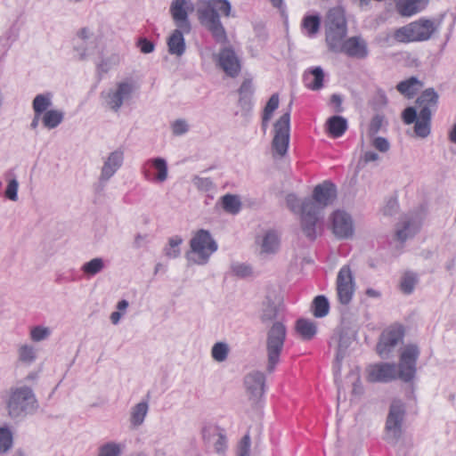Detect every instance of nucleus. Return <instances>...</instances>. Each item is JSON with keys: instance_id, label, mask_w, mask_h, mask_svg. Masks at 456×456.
I'll list each match as a JSON object with an SVG mask.
<instances>
[{"instance_id": "obj_1", "label": "nucleus", "mask_w": 456, "mask_h": 456, "mask_svg": "<svg viewBox=\"0 0 456 456\" xmlns=\"http://www.w3.org/2000/svg\"><path fill=\"white\" fill-rule=\"evenodd\" d=\"M419 354L417 345H407L401 352L398 365L390 362L370 365L368 368V380L387 383L398 379L404 383H411L416 378Z\"/></svg>"}, {"instance_id": "obj_2", "label": "nucleus", "mask_w": 456, "mask_h": 456, "mask_svg": "<svg viewBox=\"0 0 456 456\" xmlns=\"http://www.w3.org/2000/svg\"><path fill=\"white\" fill-rule=\"evenodd\" d=\"M228 0L201 1V23L210 33L216 44L224 45L229 43L226 30L220 20V15L228 17L231 12Z\"/></svg>"}, {"instance_id": "obj_3", "label": "nucleus", "mask_w": 456, "mask_h": 456, "mask_svg": "<svg viewBox=\"0 0 456 456\" xmlns=\"http://www.w3.org/2000/svg\"><path fill=\"white\" fill-rule=\"evenodd\" d=\"M4 401L7 414L12 419H23L38 409L32 387L24 384H17L6 390Z\"/></svg>"}, {"instance_id": "obj_4", "label": "nucleus", "mask_w": 456, "mask_h": 456, "mask_svg": "<svg viewBox=\"0 0 456 456\" xmlns=\"http://www.w3.org/2000/svg\"><path fill=\"white\" fill-rule=\"evenodd\" d=\"M138 88V85L133 79L118 81L100 93L101 107L106 112L119 115L123 107L134 100Z\"/></svg>"}, {"instance_id": "obj_5", "label": "nucleus", "mask_w": 456, "mask_h": 456, "mask_svg": "<svg viewBox=\"0 0 456 456\" xmlns=\"http://www.w3.org/2000/svg\"><path fill=\"white\" fill-rule=\"evenodd\" d=\"M325 43L330 52L338 49L348 33L346 11L341 6L330 8L324 20Z\"/></svg>"}, {"instance_id": "obj_6", "label": "nucleus", "mask_w": 456, "mask_h": 456, "mask_svg": "<svg viewBox=\"0 0 456 456\" xmlns=\"http://www.w3.org/2000/svg\"><path fill=\"white\" fill-rule=\"evenodd\" d=\"M439 95L434 88L425 89L416 100L419 108V119L414 126V133L419 138H427L431 133L433 113L436 110Z\"/></svg>"}, {"instance_id": "obj_7", "label": "nucleus", "mask_w": 456, "mask_h": 456, "mask_svg": "<svg viewBox=\"0 0 456 456\" xmlns=\"http://www.w3.org/2000/svg\"><path fill=\"white\" fill-rule=\"evenodd\" d=\"M436 29L434 21L428 19H419L395 29L394 38L399 43L427 41L432 37Z\"/></svg>"}, {"instance_id": "obj_8", "label": "nucleus", "mask_w": 456, "mask_h": 456, "mask_svg": "<svg viewBox=\"0 0 456 456\" xmlns=\"http://www.w3.org/2000/svg\"><path fill=\"white\" fill-rule=\"evenodd\" d=\"M287 329L281 322H275L267 331L266 335V352L268 372H273L280 362V356L283 351Z\"/></svg>"}, {"instance_id": "obj_9", "label": "nucleus", "mask_w": 456, "mask_h": 456, "mask_svg": "<svg viewBox=\"0 0 456 456\" xmlns=\"http://www.w3.org/2000/svg\"><path fill=\"white\" fill-rule=\"evenodd\" d=\"M101 40L94 30L83 27L76 32L73 39V52L78 61H87L96 54L100 49Z\"/></svg>"}, {"instance_id": "obj_10", "label": "nucleus", "mask_w": 456, "mask_h": 456, "mask_svg": "<svg viewBox=\"0 0 456 456\" xmlns=\"http://www.w3.org/2000/svg\"><path fill=\"white\" fill-rule=\"evenodd\" d=\"M322 212L310 199L302 201L300 227L304 235L311 241L314 240L322 232Z\"/></svg>"}, {"instance_id": "obj_11", "label": "nucleus", "mask_w": 456, "mask_h": 456, "mask_svg": "<svg viewBox=\"0 0 456 456\" xmlns=\"http://www.w3.org/2000/svg\"><path fill=\"white\" fill-rule=\"evenodd\" d=\"M291 104L292 102L289 104L288 110L274 124L272 148L280 157H283L287 153L289 144Z\"/></svg>"}, {"instance_id": "obj_12", "label": "nucleus", "mask_w": 456, "mask_h": 456, "mask_svg": "<svg viewBox=\"0 0 456 456\" xmlns=\"http://www.w3.org/2000/svg\"><path fill=\"white\" fill-rule=\"evenodd\" d=\"M404 328L403 325L394 323L385 329L380 334L377 344V353L383 359H388L395 346L403 341Z\"/></svg>"}, {"instance_id": "obj_13", "label": "nucleus", "mask_w": 456, "mask_h": 456, "mask_svg": "<svg viewBox=\"0 0 456 456\" xmlns=\"http://www.w3.org/2000/svg\"><path fill=\"white\" fill-rule=\"evenodd\" d=\"M405 405L401 400H394L389 407L385 429L393 440L396 441L402 435V427L405 417Z\"/></svg>"}, {"instance_id": "obj_14", "label": "nucleus", "mask_w": 456, "mask_h": 456, "mask_svg": "<svg viewBox=\"0 0 456 456\" xmlns=\"http://www.w3.org/2000/svg\"><path fill=\"white\" fill-rule=\"evenodd\" d=\"M194 4L191 0H172L169 13L175 27L185 31L191 30L189 15L193 12Z\"/></svg>"}, {"instance_id": "obj_15", "label": "nucleus", "mask_w": 456, "mask_h": 456, "mask_svg": "<svg viewBox=\"0 0 456 456\" xmlns=\"http://www.w3.org/2000/svg\"><path fill=\"white\" fill-rule=\"evenodd\" d=\"M355 282L349 265H343L337 276V293L342 305H348L354 294Z\"/></svg>"}, {"instance_id": "obj_16", "label": "nucleus", "mask_w": 456, "mask_h": 456, "mask_svg": "<svg viewBox=\"0 0 456 456\" xmlns=\"http://www.w3.org/2000/svg\"><path fill=\"white\" fill-rule=\"evenodd\" d=\"M422 220L423 215L420 212L404 215L396 225V240L403 243L412 238L419 231Z\"/></svg>"}, {"instance_id": "obj_17", "label": "nucleus", "mask_w": 456, "mask_h": 456, "mask_svg": "<svg viewBox=\"0 0 456 456\" xmlns=\"http://www.w3.org/2000/svg\"><path fill=\"white\" fill-rule=\"evenodd\" d=\"M331 53H345L348 57L356 59H365L369 54L368 45L361 36H354L346 38Z\"/></svg>"}, {"instance_id": "obj_18", "label": "nucleus", "mask_w": 456, "mask_h": 456, "mask_svg": "<svg viewBox=\"0 0 456 456\" xmlns=\"http://www.w3.org/2000/svg\"><path fill=\"white\" fill-rule=\"evenodd\" d=\"M333 233L338 239H348L354 232L351 216L344 210H336L331 216Z\"/></svg>"}, {"instance_id": "obj_19", "label": "nucleus", "mask_w": 456, "mask_h": 456, "mask_svg": "<svg viewBox=\"0 0 456 456\" xmlns=\"http://www.w3.org/2000/svg\"><path fill=\"white\" fill-rule=\"evenodd\" d=\"M336 198V185L330 181H324L322 183L314 187L313 191V197L309 199L318 206L319 211L322 212L324 208L330 205Z\"/></svg>"}, {"instance_id": "obj_20", "label": "nucleus", "mask_w": 456, "mask_h": 456, "mask_svg": "<svg viewBox=\"0 0 456 456\" xmlns=\"http://www.w3.org/2000/svg\"><path fill=\"white\" fill-rule=\"evenodd\" d=\"M245 387L249 398L254 402L258 401L265 393V376L261 371H253L245 377Z\"/></svg>"}, {"instance_id": "obj_21", "label": "nucleus", "mask_w": 456, "mask_h": 456, "mask_svg": "<svg viewBox=\"0 0 456 456\" xmlns=\"http://www.w3.org/2000/svg\"><path fill=\"white\" fill-rule=\"evenodd\" d=\"M218 63L225 74L235 77L240 71V63L232 48H224L219 53Z\"/></svg>"}, {"instance_id": "obj_22", "label": "nucleus", "mask_w": 456, "mask_h": 456, "mask_svg": "<svg viewBox=\"0 0 456 456\" xmlns=\"http://www.w3.org/2000/svg\"><path fill=\"white\" fill-rule=\"evenodd\" d=\"M124 161V151L120 149L110 152L104 160L102 167L100 180L109 181L115 173L121 167Z\"/></svg>"}, {"instance_id": "obj_23", "label": "nucleus", "mask_w": 456, "mask_h": 456, "mask_svg": "<svg viewBox=\"0 0 456 456\" xmlns=\"http://www.w3.org/2000/svg\"><path fill=\"white\" fill-rule=\"evenodd\" d=\"M206 444H213L214 450L218 454H224L227 448V441L224 435L221 434L216 426L205 428L202 431Z\"/></svg>"}, {"instance_id": "obj_24", "label": "nucleus", "mask_w": 456, "mask_h": 456, "mask_svg": "<svg viewBox=\"0 0 456 456\" xmlns=\"http://www.w3.org/2000/svg\"><path fill=\"white\" fill-rule=\"evenodd\" d=\"M149 410V399H142L130 408L128 421L132 429H137L143 425Z\"/></svg>"}, {"instance_id": "obj_25", "label": "nucleus", "mask_w": 456, "mask_h": 456, "mask_svg": "<svg viewBox=\"0 0 456 456\" xmlns=\"http://www.w3.org/2000/svg\"><path fill=\"white\" fill-rule=\"evenodd\" d=\"M191 31H185L181 28H175L167 37V48L168 53L171 55H175L177 57L182 56L185 52V42L183 38V35L189 34Z\"/></svg>"}, {"instance_id": "obj_26", "label": "nucleus", "mask_w": 456, "mask_h": 456, "mask_svg": "<svg viewBox=\"0 0 456 456\" xmlns=\"http://www.w3.org/2000/svg\"><path fill=\"white\" fill-rule=\"evenodd\" d=\"M218 249V244L207 230L200 232V258L201 265L208 262L209 256Z\"/></svg>"}, {"instance_id": "obj_27", "label": "nucleus", "mask_w": 456, "mask_h": 456, "mask_svg": "<svg viewBox=\"0 0 456 456\" xmlns=\"http://www.w3.org/2000/svg\"><path fill=\"white\" fill-rule=\"evenodd\" d=\"M429 0H400L396 8L401 15L410 17L424 10Z\"/></svg>"}, {"instance_id": "obj_28", "label": "nucleus", "mask_w": 456, "mask_h": 456, "mask_svg": "<svg viewBox=\"0 0 456 456\" xmlns=\"http://www.w3.org/2000/svg\"><path fill=\"white\" fill-rule=\"evenodd\" d=\"M323 78L324 72L323 69L317 66L310 69L307 72L304 74V83L305 86L313 90L317 91L322 88L323 86Z\"/></svg>"}, {"instance_id": "obj_29", "label": "nucleus", "mask_w": 456, "mask_h": 456, "mask_svg": "<svg viewBox=\"0 0 456 456\" xmlns=\"http://www.w3.org/2000/svg\"><path fill=\"white\" fill-rule=\"evenodd\" d=\"M327 129L334 138L342 136L347 129V121L342 116H332L327 120Z\"/></svg>"}, {"instance_id": "obj_30", "label": "nucleus", "mask_w": 456, "mask_h": 456, "mask_svg": "<svg viewBox=\"0 0 456 456\" xmlns=\"http://www.w3.org/2000/svg\"><path fill=\"white\" fill-rule=\"evenodd\" d=\"M64 119V112L61 110L51 109L45 112L42 116V124L48 129L56 128Z\"/></svg>"}, {"instance_id": "obj_31", "label": "nucleus", "mask_w": 456, "mask_h": 456, "mask_svg": "<svg viewBox=\"0 0 456 456\" xmlns=\"http://www.w3.org/2000/svg\"><path fill=\"white\" fill-rule=\"evenodd\" d=\"M303 32L308 37H314L320 30L321 18L318 14L305 15L301 24Z\"/></svg>"}, {"instance_id": "obj_32", "label": "nucleus", "mask_w": 456, "mask_h": 456, "mask_svg": "<svg viewBox=\"0 0 456 456\" xmlns=\"http://www.w3.org/2000/svg\"><path fill=\"white\" fill-rule=\"evenodd\" d=\"M296 330L303 339L310 340L315 336L317 327L313 321L300 318L296 322Z\"/></svg>"}, {"instance_id": "obj_33", "label": "nucleus", "mask_w": 456, "mask_h": 456, "mask_svg": "<svg viewBox=\"0 0 456 456\" xmlns=\"http://www.w3.org/2000/svg\"><path fill=\"white\" fill-rule=\"evenodd\" d=\"M125 445L116 441H108L97 449L96 456H122Z\"/></svg>"}, {"instance_id": "obj_34", "label": "nucleus", "mask_w": 456, "mask_h": 456, "mask_svg": "<svg viewBox=\"0 0 456 456\" xmlns=\"http://www.w3.org/2000/svg\"><path fill=\"white\" fill-rule=\"evenodd\" d=\"M187 265H195L200 261V231L194 232L190 241V249L185 253Z\"/></svg>"}, {"instance_id": "obj_35", "label": "nucleus", "mask_w": 456, "mask_h": 456, "mask_svg": "<svg viewBox=\"0 0 456 456\" xmlns=\"http://www.w3.org/2000/svg\"><path fill=\"white\" fill-rule=\"evenodd\" d=\"M422 86V82H420L416 77H411L410 78L398 83L396 89L402 94L411 97Z\"/></svg>"}, {"instance_id": "obj_36", "label": "nucleus", "mask_w": 456, "mask_h": 456, "mask_svg": "<svg viewBox=\"0 0 456 456\" xmlns=\"http://www.w3.org/2000/svg\"><path fill=\"white\" fill-rule=\"evenodd\" d=\"M53 105V95L50 93L37 94L32 102L34 113L44 114Z\"/></svg>"}, {"instance_id": "obj_37", "label": "nucleus", "mask_w": 456, "mask_h": 456, "mask_svg": "<svg viewBox=\"0 0 456 456\" xmlns=\"http://www.w3.org/2000/svg\"><path fill=\"white\" fill-rule=\"evenodd\" d=\"M120 62V56L118 53H110L97 63L96 69L99 75L107 74L110 70L117 67Z\"/></svg>"}, {"instance_id": "obj_38", "label": "nucleus", "mask_w": 456, "mask_h": 456, "mask_svg": "<svg viewBox=\"0 0 456 456\" xmlns=\"http://www.w3.org/2000/svg\"><path fill=\"white\" fill-rule=\"evenodd\" d=\"M279 312V306L273 302L271 299L267 298L263 302L261 313H260V320L263 323H266L272 322L277 318Z\"/></svg>"}, {"instance_id": "obj_39", "label": "nucleus", "mask_w": 456, "mask_h": 456, "mask_svg": "<svg viewBox=\"0 0 456 456\" xmlns=\"http://www.w3.org/2000/svg\"><path fill=\"white\" fill-rule=\"evenodd\" d=\"M183 243V239L175 235L168 239L167 244L165 246L163 251L164 255L169 259H175L180 256L181 248L180 246Z\"/></svg>"}, {"instance_id": "obj_40", "label": "nucleus", "mask_w": 456, "mask_h": 456, "mask_svg": "<svg viewBox=\"0 0 456 456\" xmlns=\"http://www.w3.org/2000/svg\"><path fill=\"white\" fill-rule=\"evenodd\" d=\"M330 311V303L325 296L320 295L313 301V314L316 318L325 317Z\"/></svg>"}, {"instance_id": "obj_41", "label": "nucleus", "mask_w": 456, "mask_h": 456, "mask_svg": "<svg viewBox=\"0 0 456 456\" xmlns=\"http://www.w3.org/2000/svg\"><path fill=\"white\" fill-rule=\"evenodd\" d=\"M18 359L20 362L31 364L37 359V350L34 346L29 344H22L18 348Z\"/></svg>"}, {"instance_id": "obj_42", "label": "nucleus", "mask_w": 456, "mask_h": 456, "mask_svg": "<svg viewBox=\"0 0 456 456\" xmlns=\"http://www.w3.org/2000/svg\"><path fill=\"white\" fill-rule=\"evenodd\" d=\"M223 208L232 215H236L240 211L241 202L237 195L226 194L222 198Z\"/></svg>"}, {"instance_id": "obj_43", "label": "nucleus", "mask_w": 456, "mask_h": 456, "mask_svg": "<svg viewBox=\"0 0 456 456\" xmlns=\"http://www.w3.org/2000/svg\"><path fill=\"white\" fill-rule=\"evenodd\" d=\"M105 267L104 260L102 257H94L85 263L81 270L87 276H94L101 273Z\"/></svg>"}, {"instance_id": "obj_44", "label": "nucleus", "mask_w": 456, "mask_h": 456, "mask_svg": "<svg viewBox=\"0 0 456 456\" xmlns=\"http://www.w3.org/2000/svg\"><path fill=\"white\" fill-rule=\"evenodd\" d=\"M156 170V181L163 183L167 179L168 171L167 161L162 158H154L149 160Z\"/></svg>"}, {"instance_id": "obj_45", "label": "nucleus", "mask_w": 456, "mask_h": 456, "mask_svg": "<svg viewBox=\"0 0 456 456\" xmlns=\"http://www.w3.org/2000/svg\"><path fill=\"white\" fill-rule=\"evenodd\" d=\"M51 328L43 325L33 326L29 329V338L35 343L46 340L51 336Z\"/></svg>"}, {"instance_id": "obj_46", "label": "nucleus", "mask_w": 456, "mask_h": 456, "mask_svg": "<svg viewBox=\"0 0 456 456\" xmlns=\"http://www.w3.org/2000/svg\"><path fill=\"white\" fill-rule=\"evenodd\" d=\"M417 281V276L414 273L406 272L402 277L400 289L404 294L410 295L413 292Z\"/></svg>"}, {"instance_id": "obj_47", "label": "nucleus", "mask_w": 456, "mask_h": 456, "mask_svg": "<svg viewBox=\"0 0 456 456\" xmlns=\"http://www.w3.org/2000/svg\"><path fill=\"white\" fill-rule=\"evenodd\" d=\"M279 245V240L276 233L273 231L267 232L262 241V250L265 253H273Z\"/></svg>"}, {"instance_id": "obj_48", "label": "nucleus", "mask_w": 456, "mask_h": 456, "mask_svg": "<svg viewBox=\"0 0 456 456\" xmlns=\"http://www.w3.org/2000/svg\"><path fill=\"white\" fill-rule=\"evenodd\" d=\"M12 446V433L8 428H0V453L7 452Z\"/></svg>"}, {"instance_id": "obj_49", "label": "nucleus", "mask_w": 456, "mask_h": 456, "mask_svg": "<svg viewBox=\"0 0 456 456\" xmlns=\"http://www.w3.org/2000/svg\"><path fill=\"white\" fill-rule=\"evenodd\" d=\"M229 353L228 345L224 342L216 343L211 350L212 357L215 361L222 362L227 359Z\"/></svg>"}, {"instance_id": "obj_50", "label": "nucleus", "mask_w": 456, "mask_h": 456, "mask_svg": "<svg viewBox=\"0 0 456 456\" xmlns=\"http://www.w3.org/2000/svg\"><path fill=\"white\" fill-rule=\"evenodd\" d=\"M19 181L15 177L9 178L7 180V185L6 189L4 191V196L12 200V201H17L18 200V190H19Z\"/></svg>"}, {"instance_id": "obj_51", "label": "nucleus", "mask_w": 456, "mask_h": 456, "mask_svg": "<svg viewBox=\"0 0 456 456\" xmlns=\"http://www.w3.org/2000/svg\"><path fill=\"white\" fill-rule=\"evenodd\" d=\"M279 107V95L273 94L266 102L264 109L263 114L265 115V120L269 121L273 116V111Z\"/></svg>"}, {"instance_id": "obj_52", "label": "nucleus", "mask_w": 456, "mask_h": 456, "mask_svg": "<svg viewBox=\"0 0 456 456\" xmlns=\"http://www.w3.org/2000/svg\"><path fill=\"white\" fill-rule=\"evenodd\" d=\"M190 125L187 120L179 118L171 123V130L174 135L180 136L189 131Z\"/></svg>"}, {"instance_id": "obj_53", "label": "nucleus", "mask_w": 456, "mask_h": 456, "mask_svg": "<svg viewBox=\"0 0 456 456\" xmlns=\"http://www.w3.org/2000/svg\"><path fill=\"white\" fill-rule=\"evenodd\" d=\"M402 118L406 125L414 123V126L419 119V112L414 107H407L402 113Z\"/></svg>"}, {"instance_id": "obj_54", "label": "nucleus", "mask_w": 456, "mask_h": 456, "mask_svg": "<svg viewBox=\"0 0 456 456\" xmlns=\"http://www.w3.org/2000/svg\"><path fill=\"white\" fill-rule=\"evenodd\" d=\"M232 273L240 278H246L252 274V267L247 264L234 263L231 265Z\"/></svg>"}, {"instance_id": "obj_55", "label": "nucleus", "mask_w": 456, "mask_h": 456, "mask_svg": "<svg viewBox=\"0 0 456 456\" xmlns=\"http://www.w3.org/2000/svg\"><path fill=\"white\" fill-rule=\"evenodd\" d=\"M251 439L248 434H246L240 441L237 448L238 456H249Z\"/></svg>"}, {"instance_id": "obj_56", "label": "nucleus", "mask_w": 456, "mask_h": 456, "mask_svg": "<svg viewBox=\"0 0 456 456\" xmlns=\"http://www.w3.org/2000/svg\"><path fill=\"white\" fill-rule=\"evenodd\" d=\"M286 204L287 207L293 213H299L301 215V206L302 202H300L299 199L295 194H288L286 197Z\"/></svg>"}, {"instance_id": "obj_57", "label": "nucleus", "mask_w": 456, "mask_h": 456, "mask_svg": "<svg viewBox=\"0 0 456 456\" xmlns=\"http://www.w3.org/2000/svg\"><path fill=\"white\" fill-rule=\"evenodd\" d=\"M383 123H384V117L379 114L375 115L371 118L370 126H369L370 134L374 135V134H378L380 131V129L383 126Z\"/></svg>"}, {"instance_id": "obj_58", "label": "nucleus", "mask_w": 456, "mask_h": 456, "mask_svg": "<svg viewBox=\"0 0 456 456\" xmlns=\"http://www.w3.org/2000/svg\"><path fill=\"white\" fill-rule=\"evenodd\" d=\"M388 101L384 91L378 90L373 98V106L375 109H382L387 106Z\"/></svg>"}, {"instance_id": "obj_59", "label": "nucleus", "mask_w": 456, "mask_h": 456, "mask_svg": "<svg viewBox=\"0 0 456 456\" xmlns=\"http://www.w3.org/2000/svg\"><path fill=\"white\" fill-rule=\"evenodd\" d=\"M372 145L380 152H387L390 149L389 142L385 137L381 136L375 137L372 141Z\"/></svg>"}, {"instance_id": "obj_60", "label": "nucleus", "mask_w": 456, "mask_h": 456, "mask_svg": "<svg viewBox=\"0 0 456 456\" xmlns=\"http://www.w3.org/2000/svg\"><path fill=\"white\" fill-rule=\"evenodd\" d=\"M254 89L252 86V82L250 80H244L239 88L240 95H249L253 96Z\"/></svg>"}, {"instance_id": "obj_61", "label": "nucleus", "mask_w": 456, "mask_h": 456, "mask_svg": "<svg viewBox=\"0 0 456 456\" xmlns=\"http://www.w3.org/2000/svg\"><path fill=\"white\" fill-rule=\"evenodd\" d=\"M138 46L142 53H151L154 51V44L146 38L140 39Z\"/></svg>"}, {"instance_id": "obj_62", "label": "nucleus", "mask_w": 456, "mask_h": 456, "mask_svg": "<svg viewBox=\"0 0 456 456\" xmlns=\"http://www.w3.org/2000/svg\"><path fill=\"white\" fill-rule=\"evenodd\" d=\"M397 208V201L394 199H390L383 208V214L386 216H392L396 212Z\"/></svg>"}, {"instance_id": "obj_63", "label": "nucleus", "mask_w": 456, "mask_h": 456, "mask_svg": "<svg viewBox=\"0 0 456 456\" xmlns=\"http://www.w3.org/2000/svg\"><path fill=\"white\" fill-rule=\"evenodd\" d=\"M252 97L249 95H240L239 105L246 111H249L252 109Z\"/></svg>"}, {"instance_id": "obj_64", "label": "nucleus", "mask_w": 456, "mask_h": 456, "mask_svg": "<svg viewBox=\"0 0 456 456\" xmlns=\"http://www.w3.org/2000/svg\"><path fill=\"white\" fill-rule=\"evenodd\" d=\"M379 159V155L375 151H368L364 152L362 157L361 158L360 162H363L364 164H367L369 162L376 161Z\"/></svg>"}]
</instances>
